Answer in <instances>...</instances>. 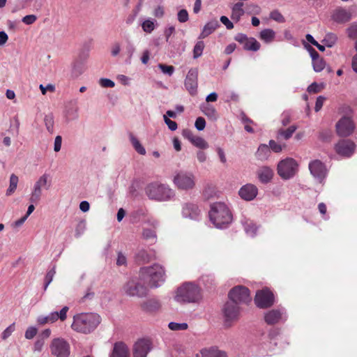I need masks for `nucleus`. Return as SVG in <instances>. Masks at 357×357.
<instances>
[{"label":"nucleus","mask_w":357,"mask_h":357,"mask_svg":"<svg viewBox=\"0 0 357 357\" xmlns=\"http://www.w3.org/2000/svg\"><path fill=\"white\" fill-rule=\"evenodd\" d=\"M14 331H15V324H12L8 327H7L2 333V334H1L2 339H3V340L7 339L8 337H10L11 335V334L13 333V332Z\"/></svg>","instance_id":"0e129e2a"},{"label":"nucleus","mask_w":357,"mask_h":357,"mask_svg":"<svg viewBox=\"0 0 357 357\" xmlns=\"http://www.w3.org/2000/svg\"><path fill=\"white\" fill-rule=\"evenodd\" d=\"M275 31L271 29H265L259 33V38L266 43H271L275 38Z\"/></svg>","instance_id":"473e14b6"},{"label":"nucleus","mask_w":357,"mask_h":357,"mask_svg":"<svg viewBox=\"0 0 357 357\" xmlns=\"http://www.w3.org/2000/svg\"><path fill=\"white\" fill-rule=\"evenodd\" d=\"M158 68L164 74L168 75L169 76L172 75L174 72V68L172 66H167L160 63L158 65Z\"/></svg>","instance_id":"6e6d98bb"},{"label":"nucleus","mask_w":357,"mask_h":357,"mask_svg":"<svg viewBox=\"0 0 357 357\" xmlns=\"http://www.w3.org/2000/svg\"><path fill=\"white\" fill-rule=\"evenodd\" d=\"M127 263L126 257L121 252L118 253L116 265L117 266H125Z\"/></svg>","instance_id":"774afa93"},{"label":"nucleus","mask_w":357,"mask_h":357,"mask_svg":"<svg viewBox=\"0 0 357 357\" xmlns=\"http://www.w3.org/2000/svg\"><path fill=\"white\" fill-rule=\"evenodd\" d=\"M18 183V177L15 174H11L10 177V185L9 188L6 190V195L9 196L12 195L17 188Z\"/></svg>","instance_id":"79ce46f5"},{"label":"nucleus","mask_w":357,"mask_h":357,"mask_svg":"<svg viewBox=\"0 0 357 357\" xmlns=\"http://www.w3.org/2000/svg\"><path fill=\"white\" fill-rule=\"evenodd\" d=\"M332 136V131L330 130H323L320 131L319 135V138L324 141L327 142L329 141Z\"/></svg>","instance_id":"4d7b16f0"},{"label":"nucleus","mask_w":357,"mask_h":357,"mask_svg":"<svg viewBox=\"0 0 357 357\" xmlns=\"http://www.w3.org/2000/svg\"><path fill=\"white\" fill-rule=\"evenodd\" d=\"M287 319V315L284 307L273 309L264 313V321L268 325L284 322Z\"/></svg>","instance_id":"f8f14e48"},{"label":"nucleus","mask_w":357,"mask_h":357,"mask_svg":"<svg viewBox=\"0 0 357 357\" xmlns=\"http://www.w3.org/2000/svg\"><path fill=\"white\" fill-rule=\"evenodd\" d=\"M56 273L55 266H54L51 270H50L45 276V285L44 289L46 290L49 284L52 282L53 278Z\"/></svg>","instance_id":"603ef678"},{"label":"nucleus","mask_w":357,"mask_h":357,"mask_svg":"<svg viewBox=\"0 0 357 357\" xmlns=\"http://www.w3.org/2000/svg\"><path fill=\"white\" fill-rule=\"evenodd\" d=\"M273 175V170L268 166H263L257 171L258 178L262 183H268L270 182Z\"/></svg>","instance_id":"a878e982"},{"label":"nucleus","mask_w":357,"mask_h":357,"mask_svg":"<svg viewBox=\"0 0 357 357\" xmlns=\"http://www.w3.org/2000/svg\"><path fill=\"white\" fill-rule=\"evenodd\" d=\"M86 221L85 220H81L79 221L75 228V236L76 238L80 237L84 232L86 229Z\"/></svg>","instance_id":"3c124183"},{"label":"nucleus","mask_w":357,"mask_h":357,"mask_svg":"<svg viewBox=\"0 0 357 357\" xmlns=\"http://www.w3.org/2000/svg\"><path fill=\"white\" fill-rule=\"evenodd\" d=\"M139 274L141 279L147 283L150 288H158L165 280L164 268L158 264L141 268Z\"/></svg>","instance_id":"7ed1b4c3"},{"label":"nucleus","mask_w":357,"mask_h":357,"mask_svg":"<svg viewBox=\"0 0 357 357\" xmlns=\"http://www.w3.org/2000/svg\"><path fill=\"white\" fill-rule=\"evenodd\" d=\"M255 302L259 308H267L274 304L273 294L268 289L264 288L257 291Z\"/></svg>","instance_id":"9b49d317"},{"label":"nucleus","mask_w":357,"mask_h":357,"mask_svg":"<svg viewBox=\"0 0 357 357\" xmlns=\"http://www.w3.org/2000/svg\"><path fill=\"white\" fill-rule=\"evenodd\" d=\"M202 298L200 288L192 282H185L177 288L174 300L179 303H197Z\"/></svg>","instance_id":"20e7f679"},{"label":"nucleus","mask_w":357,"mask_h":357,"mask_svg":"<svg viewBox=\"0 0 357 357\" xmlns=\"http://www.w3.org/2000/svg\"><path fill=\"white\" fill-rule=\"evenodd\" d=\"M142 309L146 312H155L161 307V303L157 298H152L144 301L141 305Z\"/></svg>","instance_id":"393cba45"},{"label":"nucleus","mask_w":357,"mask_h":357,"mask_svg":"<svg viewBox=\"0 0 357 357\" xmlns=\"http://www.w3.org/2000/svg\"><path fill=\"white\" fill-rule=\"evenodd\" d=\"M347 36L351 40H357V22L351 23L346 29Z\"/></svg>","instance_id":"58836bf2"},{"label":"nucleus","mask_w":357,"mask_h":357,"mask_svg":"<svg viewBox=\"0 0 357 357\" xmlns=\"http://www.w3.org/2000/svg\"><path fill=\"white\" fill-rule=\"evenodd\" d=\"M270 149L275 153H280L282 150V146L275 142L274 140L269 141Z\"/></svg>","instance_id":"69168bd1"},{"label":"nucleus","mask_w":357,"mask_h":357,"mask_svg":"<svg viewBox=\"0 0 357 357\" xmlns=\"http://www.w3.org/2000/svg\"><path fill=\"white\" fill-rule=\"evenodd\" d=\"M144 283L139 273L138 278H131L123 285V291L128 296L137 298L145 297L147 295L148 289L144 285Z\"/></svg>","instance_id":"423d86ee"},{"label":"nucleus","mask_w":357,"mask_h":357,"mask_svg":"<svg viewBox=\"0 0 357 357\" xmlns=\"http://www.w3.org/2000/svg\"><path fill=\"white\" fill-rule=\"evenodd\" d=\"M36 20H37V17L35 15H28L24 16L22 18V21L25 24L30 25V24H32L33 23H34Z\"/></svg>","instance_id":"338daca9"},{"label":"nucleus","mask_w":357,"mask_h":357,"mask_svg":"<svg viewBox=\"0 0 357 357\" xmlns=\"http://www.w3.org/2000/svg\"><path fill=\"white\" fill-rule=\"evenodd\" d=\"M192 144L202 149H206L208 147V144L206 140L198 136H196L195 138L192 139Z\"/></svg>","instance_id":"de8ad7c7"},{"label":"nucleus","mask_w":357,"mask_h":357,"mask_svg":"<svg viewBox=\"0 0 357 357\" xmlns=\"http://www.w3.org/2000/svg\"><path fill=\"white\" fill-rule=\"evenodd\" d=\"M337 40V36L333 33H328L322 40V43L328 47H333Z\"/></svg>","instance_id":"4c0bfd02"},{"label":"nucleus","mask_w":357,"mask_h":357,"mask_svg":"<svg viewBox=\"0 0 357 357\" xmlns=\"http://www.w3.org/2000/svg\"><path fill=\"white\" fill-rule=\"evenodd\" d=\"M270 18L279 23H283L285 22L284 16L277 10H275L270 13Z\"/></svg>","instance_id":"864d4df0"},{"label":"nucleus","mask_w":357,"mask_h":357,"mask_svg":"<svg viewBox=\"0 0 357 357\" xmlns=\"http://www.w3.org/2000/svg\"><path fill=\"white\" fill-rule=\"evenodd\" d=\"M298 164L291 158H287L280 161L277 166L278 175L283 180L292 178L298 172Z\"/></svg>","instance_id":"6e6552de"},{"label":"nucleus","mask_w":357,"mask_h":357,"mask_svg":"<svg viewBox=\"0 0 357 357\" xmlns=\"http://www.w3.org/2000/svg\"><path fill=\"white\" fill-rule=\"evenodd\" d=\"M173 182L178 189L188 190L195 185V176L192 172L181 171L175 174Z\"/></svg>","instance_id":"1a4fd4ad"},{"label":"nucleus","mask_w":357,"mask_h":357,"mask_svg":"<svg viewBox=\"0 0 357 357\" xmlns=\"http://www.w3.org/2000/svg\"><path fill=\"white\" fill-rule=\"evenodd\" d=\"M84 66L79 62H75L73 63L71 70V77L73 78H77L81 75L84 72Z\"/></svg>","instance_id":"a19ab883"},{"label":"nucleus","mask_w":357,"mask_h":357,"mask_svg":"<svg viewBox=\"0 0 357 357\" xmlns=\"http://www.w3.org/2000/svg\"><path fill=\"white\" fill-rule=\"evenodd\" d=\"M44 123L47 130L52 134L54 132V116L52 114H46L44 117Z\"/></svg>","instance_id":"ea45409f"},{"label":"nucleus","mask_w":357,"mask_h":357,"mask_svg":"<svg viewBox=\"0 0 357 357\" xmlns=\"http://www.w3.org/2000/svg\"><path fill=\"white\" fill-rule=\"evenodd\" d=\"M155 21L153 19H147L144 21L142 24L143 31L148 33H151L155 29Z\"/></svg>","instance_id":"37998d69"},{"label":"nucleus","mask_w":357,"mask_h":357,"mask_svg":"<svg viewBox=\"0 0 357 357\" xmlns=\"http://www.w3.org/2000/svg\"><path fill=\"white\" fill-rule=\"evenodd\" d=\"M136 259L139 261L146 263L151 260V257L146 250L142 249L139 250L137 253Z\"/></svg>","instance_id":"49530a36"},{"label":"nucleus","mask_w":357,"mask_h":357,"mask_svg":"<svg viewBox=\"0 0 357 357\" xmlns=\"http://www.w3.org/2000/svg\"><path fill=\"white\" fill-rule=\"evenodd\" d=\"M229 301L236 304L248 303L251 301L249 289L244 286H236L233 287L228 294Z\"/></svg>","instance_id":"9d476101"},{"label":"nucleus","mask_w":357,"mask_h":357,"mask_svg":"<svg viewBox=\"0 0 357 357\" xmlns=\"http://www.w3.org/2000/svg\"><path fill=\"white\" fill-rule=\"evenodd\" d=\"M195 126L197 130H203L206 127L205 119L203 117H198L195 121Z\"/></svg>","instance_id":"e2e57ef3"},{"label":"nucleus","mask_w":357,"mask_h":357,"mask_svg":"<svg viewBox=\"0 0 357 357\" xmlns=\"http://www.w3.org/2000/svg\"><path fill=\"white\" fill-rule=\"evenodd\" d=\"M144 223L146 224L148 226L151 227L152 229H157L159 227V221L153 218V217H149L145 221Z\"/></svg>","instance_id":"680f3d73"},{"label":"nucleus","mask_w":357,"mask_h":357,"mask_svg":"<svg viewBox=\"0 0 357 357\" xmlns=\"http://www.w3.org/2000/svg\"><path fill=\"white\" fill-rule=\"evenodd\" d=\"M182 216L192 220L198 221L202 218V212L199 206L194 203H185L182 206Z\"/></svg>","instance_id":"a211bd4d"},{"label":"nucleus","mask_w":357,"mask_h":357,"mask_svg":"<svg viewBox=\"0 0 357 357\" xmlns=\"http://www.w3.org/2000/svg\"><path fill=\"white\" fill-rule=\"evenodd\" d=\"M99 84L102 87L104 88H112L115 86V83L107 78H101L99 80Z\"/></svg>","instance_id":"bf43d9fd"},{"label":"nucleus","mask_w":357,"mask_h":357,"mask_svg":"<svg viewBox=\"0 0 357 357\" xmlns=\"http://www.w3.org/2000/svg\"><path fill=\"white\" fill-rule=\"evenodd\" d=\"M142 237L143 239L150 241L152 244L157 241V235L155 229L144 227L142 229Z\"/></svg>","instance_id":"2f4dec72"},{"label":"nucleus","mask_w":357,"mask_h":357,"mask_svg":"<svg viewBox=\"0 0 357 357\" xmlns=\"http://www.w3.org/2000/svg\"><path fill=\"white\" fill-rule=\"evenodd\" d=\"M241 222L248 236L250 237H254L256 236L258 228L252 220L244 218L241 220Z\"/></svg>","instance_id":"7c9ffc66"},{"label":"nucleus","mask_w":357,"mask_h":357,"mask_svg":"<svg viewBox=\"0 0 357 357\" xmlns=\"http://www.w3.org/2000/svg\"><path fill=\"white\" fill-rule=\"evenodd\" d=\"M69 310L68 306H64L59 312H52L50 313L48 316V319L50 324H53L58 319L63 321L66 319L67 312Z\"/></svg>","instance_id":"cd10ccee"},{"label":"nucleus","mask_w":357,"mask_h":357,"mask_svg":"<svg viewBox=\"0 0 357 357\" xmlns=\"http://www.w3.org/2000/svg\"><path fill=\"white\" fill-rule=\"evenodd\" d=\"M296 129L297 127L296 126H291L286 130H279L278 132V139H289Z\"/></svg>","instance_id":"e433bc0d"},{"label":"nucleus","mask_w":357,"mask_h":357,"mask_svg":"<svg viewBox=\"0 0 357 357\" xmlns=\"http://www.w3.org/2000/svg\"><path fill=\"white\" fill-rule=\"evenodd\" d=\"M326 63L322 58H319L314 61H312L313 69L315 72L319 73L324 70L325 68Z\"/></svg>","instance_id":"8fccbe9b"},{"label":"nucleus","mask_w":357,"mask_h":357,"mask_svg":"<svg viewBox=\"0 0 357 357\" xmlns=\"http://www.w3.org/2000/svg\"><path fill=\"white\" fill-rule=\"evenodd\" d=\"M37 328L33 326L29 327L25 331V338L27 340H31L34 337V336L37 334Z\"/></svg>","instance_id":"13d9d810"},{"label":"nucleus","mask_w":357,"mask_h":357,"mask_svg":"<svg viewBox=\"0 0 357 357\" xmlns=\"http://www.w3.org/2000/svg\"><path fill=\"white\" fill-rule=\"evenodd\" d=\"M260 43L254 38H248L243 45L246 50L257 52L260 49Z\"/></svg>","instance_id":"c9c22d12"},{"label":"nucleus","mask_w":357,"mask_h":357,"mask_svg":"<svg viewBox=\"0 0 357 357\" xmlns=\"http://www.w3.org/2000/svg\"><path fill=\"white\" fill-rule=\"evenodd\" d=\"M332 19L337 23H345L351 19V13L343 8H338L333 11Z\"/></svg>","instance_id":"5701e85b"},{"label":"nucleus","mask_w":357,"mask_h":357,"mask_svg":"<svg viewBox=\"0 0 357 357\" xmlns=\"http://www.w3.org/2000/svg\"><path fill=\"white\" fill-rule=\"evenodd\" d=\"M77 107H69L66 110V116L69 120H75L79 117Z\"/></svg>","instance_id":"09e8293b"},{"label":"nucleus","mask_w":357,"mask_h":357,"mask_svg":"<svg viewBox=\"0 0 357 357\" xmlns=\"http://www.w3.org/2000/svg\"><path fill=\"white\" fill-rule=\"evenodd\" d=\"M101 318L96 313H80L73 317L72 328L84 334L93 331L100 324Z\"/></svg>","instance_id":"f03ea898"},{"label":"nucleus","mask_w":357,"mask_h":357,"mask_svg":"<svg viewBox=\"0 0 357 357\" xmlns=\"http://www.w3.org/2000/svg\"><path fill=\"white\" fill-rule=\"evenodd\" d=\"M309 169L312 176L322 183L327 176L325 165L319 160H314L309 163Z\"/></svg>","instance_id":"4468645a"},{"label":"nucleus","mask_w":357,"mask_h":357,"mask_svg":"<svg viewBox=\"0 0 357 357\" xmlns=\"http://www.w3.org/2000/svg\"><path fill=\"white\" fill-rule=\"evenodd\" d=\"M144 192L150 199L158 202L169 201L175 195L174 191L169 185L159 182L147 184Z\"/></svg>","instance_id":"39448f33"},{"label":"nucleus","mask_w":357,"mask_h":357,"mask_svg":"<svg viewBox=\"0 0 357 357\" xmlns=\"http://www.w3.org/2000/svg\"><path fill=\"white\" fill-rule=\"evenodd\" d=\"M163 119H164V121L165 123H166V125L168 126V128L172 130V131H174L177 129V123L174 121H172L171 119H169V118H168L167 116V115H164L163 116Z\"/></svg>","instance_id":"052dcab7"},{"label":"nucleus","mask_w":357,"mask_h":357,"mask_svg":"<svg viewBox=\"0 0 357 357\" xmlns=\"http://www.w3.org/2000/svg\"><path fill=\"white\" fill-rule=\"evenodd\" d=\"M257 188L251 183H248L243 185L238 191V195L241 198L245 201L253 200L257 197Z\"/></svg>","instance_id":"412c9836"},{"label":"nucleus","mask_w":357,"mask_h":357,"mask_svg":"<svg viewBox=\"0 0 357 357\" xmlns=\"http://www.w3.org/2000/svg\"><path fill=\"white\" fill-rule=\"evenodd\" d=\"M168 327L170 330L174 331H185L188 328V325L187 323H176V322H169L168 324Z\"/></svg>","instance_id":"a18cd8bd"},{"label":"nucleus","mask_w":357,"mask_h":357,"mask_svg":"<svg viewBox=\"0 0 357 357\" xmlns=\"http://www.w3.org/2000/svg\"><path fill=\"white\" fill-rule=\"evenodd\" d=\"M205 45L202 40H199L196 43L193 49V58L197 59L202 55L203 50L204 49Z\"/></svg>","instance_id":"c03bdc74"},{"label":"nucleus","mask_w":357,"mask_h":357,"mask_svg":"<svg viewBox=\"0 0 357 357\" xmlns=\"http://www.w3.org/2000/svg\"><path fill=\"white\" fill-rule=\"evenodd\" d=\"M354 129L355 125L349 117L343 116L336 123L337 133L341 137L351 135Z\"/></svg>","instance_id":"dca6fc26"},{"label":"nucleus","mask_w":357,"mask_h":357,"mask_svg":"<svg viewBox=\"0 0 357 357\" xmlns=\"http://www.w3.org/2000/svg\"><path fill=\"white\" fill-rule=\"evenodd\" d=\"M243 3L238 1L234 3L231 7V18L235 22H238L241 17L244 15L245 11L243 8Z\"/></svg>","instance_id":"c756f323"},{"label":"nucleus","mask_w":357,"mask_h":357,"mask_svg":"<svg viewBox=\"0 0 357 357\" xmlns=\"http://www.w3.org/2000/svg\"><path fill=\"white\" fill-rule=\"evenodd\" d=\"M196 357H227V355L222 351L211 348L202 349Z\"/></svg>","instance_id":"c85d7f7f"},{"label":"nucleus","mask_w":357,"mask_h":357,"mask_svg":"<svg viewBox=\"0 0 357 357\" xmlns=\"http://www.w3.org/2000/svg\"><path fill=\"white\" fill-rule=\"evenodd\" d=\"M208 217L214 227L221 229L227 228L233 221V215L229 207L222 202L210 205Z\"/></svg>","instance_id":"f257e3e1"},{"label":"nucleus","mask_w":357,"mask_h":357,"mask_svg":"<svg viewBox=\"0 0 357 357\" xmlns=\"http://www.w3.org/2000/svg\"><path fill=\"white\" fill-rule=\"evenodd\" d=\"M129 139L130 141L135 149V150L140 155H144L146 154V149L142 145L140 142L138 140V139L132 134H129Z\"/></svg>","instance_id":"72a5a7b5"},{"label":"nucleus","mask_w":357,"mask_h":357,"mask_svg":"<svg viewBox=\"0 0 357 357\" xmlns=\"http://www.w3.org/2000/svg\"><path fill=\"white\" fill-rule=\"evenodd\" d=\"M270 148L266 144H261L257 152L256 157L259 160H266L270 155Z\"/></svg>","instance_id":"f704fd0d"},{"label":"nucleus","mask_w":357,"mask_h":357,"mask_svg":"<svg viewBox=\"0 0 357 357\" xmlns=\"http://www.w3.org/2000/svg\"><path fill=\"white\" fill-rule=\"evenodd\" d=\"M177 19L179 22L184 23L189 20L188 13L185 9H181L178 12Z\"/></svg>","instance_id":"5fc2aeb1"},{"label":"nucleus","mask_w":357,"mask_h":357,"mask_svg":"<svg viewBox=\"0 0 357 357\" xmlns=\"http://www.w3.org/2000/svg\"><path fill=\"white\" fill-rule=\"evenodd\" d=\"M198 73L197 68H190L184 81V86L191 96H195L197 93Z\"/></svg>","instance_id":"ddd939ff"},{"label":"nucleus","mask_w":357,"mask_h":357,"mask_svg":"<svg viewBox=\"0 0 357 357\" xmlns=\"http://www.w3.org/2000/svg\"><path fill=\"white\" fill-rule=\"evenodd\" d=\"M51 351L56 357H68L70 354L69 344L63 339H55L52 342Z\"/></svg>","instance_id":"f3484780"},{"label":"nucleus","mask_w":357,"mask_h":357,"mask_svg":"<svg viewBox=\"0 0 357 357\" xmlns=\"http://www.w3.org/2000/svg\"><path fill=\"white\" fill-rule=\"evenodd\" d=\"M220 24L217 19H213L208 21L203 27L199 36V39H204L213 33L218 27Z\"/></svg>","instance_id":"b1692460"},{"label":"nucleus","mask_w":357,"mask_h":357,"mask_svg":"<svg viewBox=\"0 0 357 357\" xmlns=\"http://www.w3.org/2000/svg\"><path fill=\"white\" fill-rule=\"evenodd\" d=\"M51 179L48 174H43L34 183L29 197V202L37 204L41 199L43 190H48L51 187Z\"/></svg>","instance_id":"0eeeda50"},{"label":"nucleus","mask_w":357,"mask_h":357,"mask_svg":"<svg viewBox=\"0 0 357 357\" xmlns=\"http://www.w3.org/2000/svg\"><path fill=\"white\" fill-rule=\"evenodd\" d=\"M109 357H130L129 348L122 342H116L114 344Z\"/></svg>","instance_id":"4be33fe9"},{"label":"nucleus","mask_w":357,"mask_h":357,"mask_svg":"<svg viewBox=\"0 0 357 357\" xmlns=\"http://www.w3.org/2000/svg\"><path fill=\"white\" fill-rule=\"evenodd\" d=\"M151 342L146 339H141L135 342L133 347L134 357H146L151 351Z\"/></svg>","instance_id":"aec40b11"},{"label":"nucleus","mask_w":357,"mask_h":357,"mask_svg":"<svg viewBox=\"0 0 357 357\" xmlns=\"http://www.w3.org/2000/svg\"><path fill=\"white\" fill-rule=\"evenodd\" d=\"M356 144L351 140L342 139L335 145V151L343 157H351L354 153Z\"/></svg>","instance_id":"6ab92c4d"},{"label":"nucleus","mask_w":357,"mask_h":357,"mask_svg":"<svg viewBox=\"0 0 357 357\" xmlns=\"http://www.w3.org/2000/svg\"><path fill=\"white\" fill-rule=\"evenodd\" d=\"M222 312L225 322L227 324L229 322L236 321L238 319L240 307L235 302L228 301L223 306Z\"/></svg>","instance_id":"2eb2a0df"},{"label":"nucleus","mask_w":357,"mask_h":357,"mask_svg":"<svg viewBox=\"0 0 357 357\" xmlns=\"http://www.w3.org/2000/svg\"><path fill=\"white\" fill-rule=\"evenodd\" d=\"M200 109L211 120L215 121L218 119V114L215 108L209 103L204 102L201 104Z\"/></svg>","instance_id":"bb28decb"}]
</instances>
